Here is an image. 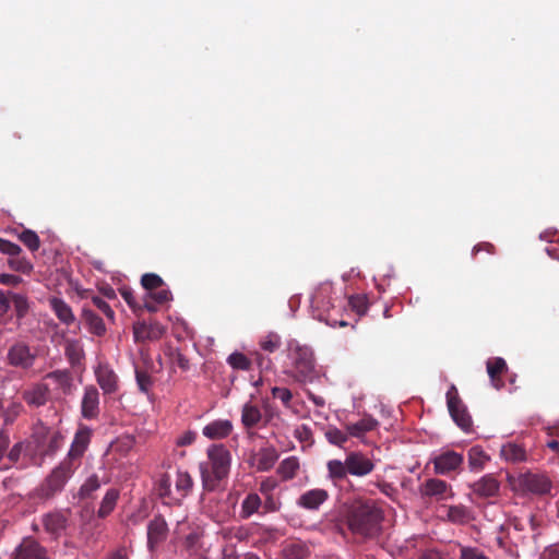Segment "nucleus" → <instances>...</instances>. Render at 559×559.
Returning <instances> with one entry per match:
<instances>
[{"mask_svg": "<svg viewBox=\"0 0 559 559\" xmlns=\"http://www.w3.org/2000/svg\"><path fill=\"white\" fill-rule=\"evenodd\" d=\"M348 530L362 538H373L381 531L383 511L373 500L356 499L345 514Z\"/></svg>", "mask_w": 559, "mask_h": 559, "instance_id": "nucleus-1", "label": "nucleus"}, {"mask_svg": "<svg viewBox=\"0 0 559 559\" xmlns=\"http://www.w3.org/2000/svg\"><path fill=\"white\" fill-rule=\"evenodd\" d=\"M374 467L373 461L365 453L352 451L346 454L344 461L333 459L326 462V477L334 486H340L347 480L348 475L365 477L371 474Z\"/></svg>", "mask_w": 559, "mask_h": 559, "instance_id": "nucleus-2", "label": "nucleus"}, {"mask_svg": "<svg viewBox=\"0 0 559 559\" xmlns=\"http://www.w3.org/2000/svg\"><path fill=\"white\" fill-rule=\"evenodd\" d=\"M207 461L199 464L203 487L207 490L216 488L218 483L230 472L231 454L224 444H212L206 450Z\"/></svg>", "mask_w": 559, "mask_h": 559, "instance_id": "nucleus-3", "label": "nucleus"}, {"mask_svg": "<svg viewBox=\"0 0 559 559\" xmlns=\"http://www.w3.org/2000/svg\"><path fill=\"white\" fill-rule=\"evenodd\" d=\"M292 368L286 373L299 383H311L319 378L313 352L308 346L296 345L290 349Z\"/></svg>", "mask_w": 559, "mask_h": 559, "instance_id": "nucleus-4", "label": "nucleus"}, {"mask_svg": "<svg viewBox=\"0 0 559 559\" xmlns=\"http://www.w3.org/2000/svg\"><path fill=\"white\" fill-rule=\"evenodd\" d=\"M76 469L68 462L61 461L38 487V497L49 499L61 492Z\"/></svg>", "mask_w": 559, "mask_h": 559, "instance_id": "nucleus-5", "label": "nucleus"}, {"mask_svg": "<svg viewBox=\"0 0 559 559\" xmlns=\"http://www.w3.org/2000/svg\"><path fill=\"white\" fill-rule=\"evenodd\" d=\"M447 405L449 413L454 423L464 431H469L472 427V417L469 416L466 406L459 396L457 389L454 384L450 386L447 392Z\"/></svg>", "mask_w": 559, "mask_h": 559, "instance_id": "nucleus-6", "label": "nucleus"}, {"mask_svg": "<svg viewBox=\"0 0 559 559\" xmlns=\"http://www.w3.org/2000/svg\"><path fill=\"white\" fill-rule=\"evenodd\" d=\"M331 286L321 285L312 294L310 302L312 309L317 312L316 317L320 321H324L330 325H335L336 321L330 322L329 311L333 308V304L330 298Z\"/></svg>", "mask_w": 559, "mask_h": 559, "instance_id": "nucleus-7", "label": "nucleus"}, {"mask_svg": "<svg viewBox=\"0 0 559 559\" xmlns=\"http://www.w3.org/2000/svg\"><path fill=\"white\" fill-rule=\"evenodd\" d=\"M91 442V430L87 427L80 428L74 436L71 448L63 461L79 468L81 460Z\"/></svg>", "mask_w": 559, "mask_h": 559, "instance_id": "nucleus-8", "label": "nucleus"}, {"mask_svg": "<svg viewBox=\"0 0 559 559\" xmlns=\"http://www.w3.org/2000/svg\"><path fill=\"white\" fill-rule=\"evenodd\" d=\"M421 498L435 499L436 501L445 500L454 496L452 487L442 479L429 478L419 486Z\"/></svg>", "mask_w": 559, "mask_h": 559, "instance_id": "nucleus-9", "label": "nucleus"}, {"mask_svg": "<svg viewBox=\"0 0 559 559\" xmlns=\"http://www.w3.org/2000/svg\"><path fill=\"white\" fill-rule=\"evenodd\" d=\"M12 559H50L47 549L33 537H25L12 552Z\"/></svg>", "mask_w": 559, "mask_h": 559, "instance_id": "nucleus-10", "label": "nucleus"}, {"mask_svg": "<svg viewBox=\"0 0 559 559\" xmlns=\"http://www.w3.org/2000/svg\"><path fill=\"white\" fill-rule=\"evenodd\" d=\"M463 461L462 454L454 451H445L432 460L435 473L438 475H448L460 468Z\"/></svg>", "mask_w": 559, "mask_h": 559, "instance_id": "nucleus-11", "label": "nucleus"}, {"mask_svg": "<svg viewBox=\"0 0 559 559\" xmlns=\"http://www.w3.org/2000/svg\"><path fill=\"white\" fill-rule=\"evenodd\" d=\"M29 309V302L25 295L20 293H2V316L13 310L17 320L22 319Z\"/></svg>", "mask_w": 559, "mask_h": 559, "instance_id": "nucleus-12", "label": "nucleus"}, {"mask_svg": "<svg viewBox=\"0 0 559 559\" xmlns=\"http://www.w3.org/2000/svg\"><path fill=\"white\" fill-rule=\"evenodd\" d=\"M168 525L162 515H155L147 525V547L154 550L159 544L166 540Z\"/></svg>", "mask_w": 559, "mask_h": 559, "instance_id": "nucleus-13", "label": "nucleus"}, {"mask_svg": "<svg viewBox=\"0 0 559 559\" xmlns=\"http://www.w3.org/2000/svg\"><path fill=\"white\" fill-rule=\"evenodd\" d=\"M264 420V425L269 423V419L265 418L262 414L259 405L253 404L252 402H247L241 407V425L248 435H252L251 430L259 427L260 423Z\"/></svg>", "mask_w": 559, "mask_h": 559, "instance_id": "nucleus-14", "label": "nucleus"}, {"mask_svg": "<svg viewBox=\"0 0 559 559\" xmlns=\"http://www.w3.org/2000/svg\"><path fill=\"white\" fill-rule=\"evenodd\" d=\"M7 359L11 366L27 369L33 366L35 356L31 354L26 344L16 343L10 347Z\"/></svg>", "mask_w": 559, "mask_h": 559, "instance_id": "nucleus-15", "label": "nucleus"}, {"mask_svg": "<svg viewBox=\"0 0 559 559\" xmlns=\"http://www.w3.org/2000/svg\"><path fill=\"white\" fill-rule=\"evenodd\" d=\"M520 486L532 493L544 495L550 490L551 483L544 475L526 473L520 477Z\"/></svg>", "mask_w": 559, "mask_h": 559, "instance_id": "nucleus-16", "label": "nucleus"}, {"mask_svg": "<svg viewBox=\"0 0 559 559\" xmlns=\"http://www.w3.org/2000/svg\"><path fill=\"white\" fill-rule=\"evenodd\" d=\"M473 493L479 498H493L499 495L500 483L492 474H486L471 485Z\"/></svg>", "mask_w": 559, "mask_h": 559, "instance_id": "nucleus-17", "label": "nucleus"}, {"mask_svg": "<svg viewBox=\"0 0 559 559\" xmlns=\"http://www.w3.org/2000/svg\"><path fill=\"white\" fill-rule=\"evenodd\" d=\"M81 413L85 419H95L99 414V393L94 385H88L84 390Z\"/></svg>", "mask_w": 559, "mask_h": 559, "instance_id": "nucleus-18", "label": "nucleus"}, {"mask_svg": "<svg viewBox=\"0 0 559 559\" xmlns=\"http://www.w3.org/2000/svg\"><path fill=\"white\" fill-rule=\"evenodd\" d=\"M329 492L322 488H314L307 490L297 500V504L300 508L307 510H318L329 499Z\"/></svg>", "mask_w": 559, "mask_h": 559, "instance_id": "nucleus-19", "label": "nucleus"}, {"mask_svg": "<svg viewBox=\"0 0 559 559\" xmlns=\"http://www.w3.org/2000/svg\"><path fill=\"white\" fill-rule=\"evenodd\" d=\"M234 429L233 423L228 419H216L203 427L202 433L210 440L227 438Z\"/></svg>", "mask_w": 559, "mask_h": 559, "instance_id": "nucleus-20", "label": "nucleus"}, {"mask_svg": "<svg viewBox=\"0 0 559 559\" xmlns=\"http://www.w3.org/2000/svg\"><path fill=\"white\" fill-rule=\"evenodd\" d=\"M41 523L48 534L58 537L66 530L68 518L63 512L55 511L45 514Z\"/></svg>", "mask_w": 559, "mask_h": 559, "instance_id": "nucleus-21", "label": "nucleus"}, {"mask_svg": "<svg viewBox=\"0 0 559 559\" xmlns=\"http://www.w3.org/2000/svg\"><path fill=\"white\" fill-rule=\"evenodd\" d=\"M171 298V292L163 286L156 290L145 294L143 298V308L148 312L154 313L158 310V306L168 302Z\"/></svg>", "mask_w": 559, "mask_h": 559, "instance_id": "nucleus-22", "label": "nucleus"}, {"mask_svg": "<svg viewBox=\"0 0 559 559\" xmlns=\"http://www.w3.org/2000/svg\"><path fill=\"white\" fill-rule=\"evenodd\" d=\"M96 379L104 393L111 394L118 390V377L108 366H99L96 371Z\"/></svg>", "mask_w": 559, "mask_h": 559, "instance_id": "nucleus-23", "label": "nucleus"}, {"mask_svg": "<svg viewBox=\"0 0 559 559\" xmlns=\"http://www.w3.org/2000/svg\"><path fill=\"white\" fill-rule=\"evenodd\" d=\"M82 321L93 335L104 336L106 334L107 329L103 319L86 306L82 309Z\"/></svg>", "mask_w": 559, "mask_h": 559, "instance_id": "nucleus-24", "label": "nucleus"}, {"mask_svg": "<svg viewBox=\"0 0 559 559\" xmlns=\"http://www.w3.org/2000/svg\"><path fill=\"white\" fill-rule=\"evenodd\" d=\"M486 367L491 384L498 390L501 389L504 384L501 376L508 370L506 360L501 357L490 358L487 360Z\"/></svg>", "mask_w": 559, "mask_h": 559, "instance_id": "nucleus-25", "label": "nucleus"}, {"mask_svg": "<svg viewBox=\"0 0 559 559\" xmlns=\"http://www.w3.org/2000/svg\"><path fill=\"white\" fill-rule=\"evenodd\" d=\"M50 309L56 317L66 325H71L75 321V316L71 307L61 298L51 297L48 300Z\"/></svg>", "mask_w": 559, "mask_h": 559, "instance_id": "nucleus-26", "label": "nucleus"}, {"mask_svg": "<svg viewBox=\"0 0 559 559\" xmlns=\"http://www.w3.org/2000/svg\"><path fill=\"white\" fill-rule=\"evenodd\" d=\"M379 425L378 420L370 415L364 416L359 421L346 424L345 429L349 437L361 438L367 432L372 431Z\"/></svg>", "mask_w": 559, "mask_h": 559, "instance_id": "nucleus-27", "label": "nucleus"}, {"mask_svg": "<svg viewBox=\"0 0 559 559\" xmlns=\"http://www.w3.org/2000/svg\"><path fill=\"white\" fill-rule=\"evenodd\" d=\"M278 452L273 445L261 448L257 453V469L270 471L278 460Z\"/></svg>", "mask_w": 559, "mask_h": 559, "instance_id": "nucleus-28", "label": "nucleus"}, {"mask_svg": "<svg viewBox=\"0 0 559 559\" xmlns=\"http://www.w3.org/2000/svg\"><path fill=\"white\" fill-rule=\"evenodd\" d=\"M192 487L193 479L191 475L186 471H178L175 481L176 496L173 500L179 503L191 492Z\"/></svg>", "mask_w": 559, "mask_h": 559, "instance_id": "nucleus-29", "label": "nucleus"}, {"mask_svg": "<svg viewBox=\"0 0 559 559\" xmlns=\"http://www.w3.org/2000/svg\"><path fill=\"white\" fill-rule=\"evenodd\" d=\"M447 518L454 524H466L473 520L472 511L463 504L448 507Z\"/></svg>", "mask_w": 559, "mask_h": 559, "instance_id": "nucleus-30", "label": "nucleus"}, {"mask_svg": "<svg viewBox=\"0 0 559 559\" xmlns=\"http://www.w3.org/2000/svg\"><path fill=\"white\" fill-rule=\"evenodd\" d=\"M119 499V490L116 488H110L106 491L99 509L97 511V515L100 519H105L115 509L117 501Z\"/></svg>", "mask_w": 559, "mask_h": 559, "instance_id": "nucleus-31", "label": "nucleus"}, {"mask_svg": "<svg viewBox=\"0 0 559 559\" xmlns=\"http://www.w3.org/2000/svg\"><path fill=\"white\" fill-rule=\"evenodd\" d=\"M262 506L260 496L255 492H250L241 503L240 518L243 520L249 519L254 513H258Z\"/></svg>", "mask_w": 559, "mask_h": 559, "instance_id": "nucleus-32", "label": "nucleus"}, {"mask_svg": "<svg viewBox=\"0 0 559 559\" xmlns=\"http://www.w3.org/2000/svg\"><path fill=\"white\" fill-rule=\"evenodd\" d=\"M299 467V460L296 456H289L280 463L277 474L282 480H290L297 475Z\"/></svg>", "mask_w": 559, "mask_h": 559, "instance_id": "nucleus-33", "label": "nucleus"}, {"mask_svg": "<svg viewBox=\"0 0 559 559\" xmlns=\"http://www.w3.org/2000/svg\"><path fill=\"white\" fill-rule=\"evenodd\" d=\"M489 460V455L479 445L468 450V465L472 471L483 469Z\"/></svg>", "mask_w": 559, "mask_h": 559, "instance_id": "nucleus-34", "label": "nucleus"}, {"mask_svg": "<svg viewBox=\"0 0 559 559\" xmlns=\"http://www.w3.org/2000/svg\"><path fill=\"white\" fill-rule=\"evenodd\" d=\"M501 456L506 461L522 462L526 457V452L522 445L509 442L501 448Z\"/></svg>", "mask_w": 559, "mask_h": 559, "instance_id": "nucleus-35", "label": "nucleus"}, {"mask_svg": "<svg viewBox=\"0 0 559 559\" xmlns=\"http://www.w3.org/2000/svg\"><path fill=\"white\" fill-rule=\"evenodd\" d=\"M47 379L55 381L64 393H70L73 380L70 371L68 370H55L49 372Z\"/></svg>", "mask_w": 559, "mask_h": 559, "instance_id": "nucleus-36", "label": "nucleus"}, {"mask_svg": "<svg viewBox=\"0 0 559 559\" xmlns=\"http://www.w3.org/2000/svg\"><path fill=\"white\" fill-rule=\"evenodd\" d=\"M324 436L329 443L338 448H344V444L348 440V432H344L335 426H328L324 431Z\"/></svg>", "mask_w": 559, "mask_h": 559, "instance_id": "nucleus-37", "label": "nucleus"}, {"mask_svg": "<svg viewBox=\"0 0 559 559\" xmlns=\"http://www.w3.org/2000/svg\"><path fill=\"white\" fill-rule=\"evenodd\" d=\"M227 362L233 369L248 371L251 369L252 361L242 353L235 352L227 358Z\"/></svg>", "mask_w": 559, "mask_h": 559, "instance_id": "nucleus-38", "label": "nucleus"}, {"mask_svg": "<svg viewBox=\"0 0 559 559\" xmlns=\"http://www.w3.org/2000/svg\"><path fill=\"white\" fill-rule=\"evenodd\" d=\"M100 480L96 474L91 475L84 484L81 486L79 496L82 499H88L93 497V493L100 488Z\"/></svg>", "mask_w": 559, "mask_h": 559, "instance_id": "nucleus-39", "label": "nucleus"}, {"mask_svg": "<svg viewBox=\"0 0 559 559\" xmlns=\"http://www.w3.org/2000/svg\"><path fill=\"white\" fill-rule=\"evenodd\" d=\"M287 559H306L309 556L308 547L302 543H292L284 549Z\"/></svg>", "mask_w": 559, "mask_h": 559, "instance_id": "nucleus-40", "label": "nucleus"}, {"mask_svg": "<svg viewBox=\"0 0 559 559\" xmlns=\"http://www.w3.org/2000/svg\"><path fill=\"white\" fill-rule=\"evenodd\" d=\"M7 263L9 267L15 272L29 274L33 271L32 262L22 255L8 258Z\"/></svg>", "mask_w": 559, "mask_h": 559, "instance_id": "nucleus-41", "label": "nucleus"}, {"mask_svg": "<svg viewBox=\"0 0 559 559\" xmlns=\"http://www.w3.org/2000/svg\"><path fill=\"white\" fill-rule=\"evenodd\" d=\"M259 345L264 352L274 353L281 347L282 338L277 333L270 332L261 337Z\"/></svg>", "mask_w": 559, "mask_h": 559, "instance_id": "nucleus-42", "label": "nucleus"}, {"mask_svg": "<svg viewBox=\"0 0 559 559\" xmlns=\"http://www.w3.org/2000/svg\"><path fill=\"white\" fill-rule=\"evenodd\" d=\"M141 285L146 290V293H151L152 290H156L165 286V283L159 275L155 273H145L141 277Z\"/></svg>", "mask_w": 559, "mask_h": 559, "instance_id": "nucleus-43", "label": "nucleus"}, {"mask_svg": "<svg viewBox=\"0 0 559 559\" xmlns=\"http://www.w3.org/2000/svg\"><path fill=\"white\" fill-rule=\"evenodd\" d=\"M64 353L72 365L79 364L83 357V349L78 341H68Z\"/></svg>", "mask_w": 559, "mask_h": 559, "instance_id": "nucleus-44", "label": "nucleus"}, {"mask_svg": "<svg viewBox=\"0 0 559 559\" xmlns=\"http://www.w3.org/2000/svg\"><path fill=\"white\" fill-rule=\"evenodd\" d=\"M170 487V477L167 474H165L160 477L157 484V493L160 498L168 499L167 503H177L176 501L173 500L175 496H173Z\"/></svg>", "mask_w": 559, "mask_h": 559, "instance_id": "nucleus-45", "label": "nucleus"}, {"mask_svg": "<svg viewBox=\"0 0 559 559\" xmlns=\"http://www.w3.org/2000/svg\"><path fill=\"white\" fill-rule=\"evenodd\" d=\"M135 379L139 390L148 394L154 383L152 376L145 370L135 369Z\"/></svg>", "mask_w": 559, "mask_h": 559, "instance_id": "nucleus-46", "label": "nucleus"}, {"mask_svg": "<svg viewBox=\"0 0 559 559\" xmlns=\"http://www.w3.org/2000/svg\"><path fill=\"white\" fill-rule=\"evenodd\" d=\"M20 240L32 251H37L40 247V240L38 235L29 229L23 230L20 236Z\"/></svg>", "mask_w": 559, "mask_h": 559, "instance_id": "nucleus-47", "label": "nucleus"}, {"mask_svg": "<svg viewBox=\"0 0 559 559\" xmlns=\"http://www.w3.org/2000/svg\"><path fill=\"white\" fill-rule=\"evenodd\" d=\"M294 437L307 447H311L314 443L313 433L310 427L307 425H300L294 430Z\"/></svg>", "mask_w": 559, "mask_h": 559, "instance_id": "nucleus-48", "label": "nucleus"}, {"mask_svg": "<svg viewBox=\"0 0 559 559\" xmlns=\"http://www.w3.org/2000/svg\"><path fill=\"white\" fill-rule=\"evenodd\" d=\"M23 411V405L19 402H11L5 412L2 414V418L5 425L12 424Z\"/></svg>", "mask_w": 559, "mask_h": 559, "instance_id": "nucleus-49", "label": "nucleus"}, {"mask_svg": "<svg viewBox=\"0 0 559 559\" xmlns=\"http://www.w3.org/2000/svg\"><path fill=\"white\" fill-rule=\"evenodd\" d=\"M460 559H490L477 547L460 546Z\"/></svg>", "mask_w": 559, "mask_h": 559, "instance_id": "nucleus-50", "label": "nucleus"}, {"mask_svg": "<svg viewBox=\"0 0 559 559\" xmlns=\"http://www.w3.org/2000/svg\"><path fill=\"white\" fill-rule=\"evenodd\" d=\"M91 301L93 306L96 307L102 313H104L108 320H115V311L102 297L93 296Z\"/></svg>", "mask_w": 559, "mask_h": 559, "instance_id": "nucleus-51", "label": "nucleus"}, {"mask_svg": "<svg viewBox=\"0 0 559 559\" xmlns=\"http://www.w3.org/2000/svg\"><path fill=\"white\" fill-rule=\"evenodd\" d=\"M271 393H272V396L274 399H278L283 403L284 406L289 407L292 399H293V393L289 389L273 386L271 390Z\"/></svg>", "mask_w": 559, "mask_h": 559, "instance_id": "nucleus-52", "label": "nucleus"}, {"mask_svg": "<svg viewBox=\"0 0 559 559\" xmlns=\"http://www.w3.org/2000/svg\"><path fill=\"white\" fill-rule=\"evenodd\" d=\"M171 364L179 367L182 371L189 369V359L182 355L179 350L170 352Z\"/></svg>", "mask_w": 559, "mask_h": 559, "instance_id": "nucleus-53", "label": "nucleus"}, {"mask_svg": "<svg viewBox=\"0 0 559 559\" xmlns=\"http://www.w3.org/2000/svg\"><path fill=\"white\" fill-rule=\"evenodd\" d=\"M349 305L358 314H364L368 308L366 298L358 295L349 298Z\"/></svg>", "mask_w": 559, "mask_h": 559, "instance_id": "nucleus-54", "label": "nucleus"}, {"mask_svg": "<svg viewBox=\"0 0 559 559\" xmlns=\"http://www.w3.org/2000/svg\"><path fill=\"white\" fill-rule=\"evenodd\" d=\"M62 440H63V437L60 432H53L49 437V442H48L47 449L45 450V454H48V455L53 454L60 448Z\"/></svg>", "mask_w": 559, "mask_h": 559, "instance_id": "nucleus-55", "label": "nucleus"}, {"mask_svg": "<svg viewBox=\"0 0 559 559\" xmlns=\"http://www.w3.org/2000/svg\"><path fill=\"white\" fill-rule=\"evenodd\" d=\"M539 559H559V542L544 547Z\"/></svg>", "mask_w": 559, "mask_h": 559, "instance_id": "nucleus-56", "label": "nucleus"}, {"mask_svg": "<svg viewBox=\"0 0 559 559\" xmlns=\"http://www.w3.org/2000/svg\"><path fill=\"white\" fill-rule=\"evenodd\" d=\"M22 249L19 245L9 240L2 239V254H8L9 258L21 255Z\"/></svg>", "mask_w": 559, "mask_h": 559, "instance_id": "nucleus-57", "label": "nucleus"}, {"mask_svg": "<svg viewBox=\"0 0 559 559\" xmlns=\"http://www.w3.org/2000/svg\"><path fill=\"white\" fill-rule=\"evenodd\" d=\"M23 450V444L21 442H17L13 445V448L10 450V452L7 455V460L10 463V466H14L19 463L21 459V453Z\"/></svg>", "mask_w": 559, "mask_h": 559, "instance_id": "nucleus-58", "label": "nucleus"}, {"mask_svg": "<svg viewBox=\"0 0 559 559\" xmlns=\"http://www.w3.org/2000/svg\"><path fill=\"white\" fill-rule=\"evenodd\" d=\"M197 439V435L193 431H186L176 441L178 447H187L192 444Z\"/></svg>", "mask_w": 559, "mask_h": 559, "instance_id": "nucleus-59", "label": "nucleus"}, {"mask_svg": "<svg viewBox=\"0 0 559 559\" xmlns=\"http://www.w3.org/2000/svg\"><path fill=\"white\" fill-rule=\"evenodd\" d=\"M199 540L200 537L197 533H190L186 536L183 540V547L188 551H193L198 547Z\"/></svg>", "mask_w": 559, "mask_h": 559, "instance_id": "nucleus-60", "label": "nucleus"}, {"mask_svg": "<svg viewBox=\"0 0 559 559\" xmlns=\"http://www.w3.org/2000/svg\"><path fill=\"white\" fill-rule=\"evenodd\" d=\"M120 294H121L122 298L124 299V301L129 305L130 308L135 310L139 307L135 301L134 294L130 288L120 289Z\"/></svg>", "mask_w": 559, "mask_h": 559, "instance_id": "nucleus-61", "label": "nucleus"}, {"mask_svg": "<svg viewBox=\"0 0 559 559\" xmlns=\"http://www.w3.org/2000/svg\"><path fill=\"white\" fill-rule=\"evenodd\" d=\"M133 335H134V340L136 342L148 337V335L146 333V325L144 323L134 325L133 326Z\"/></svg>", "mask_w": 559, "mask_h": 559, "instance_id": "nucleus-62", "label": "nucleus"}, {"mask_svg": "<svg viewBox=\"0 0 559 559\" xmlns=\"http://www.w3.org/2000/svg\"><path fill=\"white\" fill-rule=\"evenodd\" d=\"M22 277L19 275L3 274L2 273V285L16 286L22 283Z\"/></svg>", "mask_w": 559, "mask_h": 559, "instance_id": "nucleus-63", "label": "nucleus"}, {"mask_svg": "<svg viewBox=\"0 0 559 559\" xmlns=\"http://www.w3.org/2000/svg\"><path fill=\"white\" fill-rule=\"evenodd\" d=\"M480 251H486L490 254H493L495 251H496V248L492 243L490 242H480L478 245H476L474 248H473V254L476 255L478 252Z\"/></svg>", "mask_w": 559, "mask_h": 559, "instance_id": "nucleus-64", "label": "nucleus"}]
</instances>
